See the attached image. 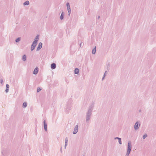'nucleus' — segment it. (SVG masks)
<instances>
[{
	"label": "nucleus",
	"mask_w": 156,
	"mask_h": 156,
	"mask_svg": "<svg viewBox=\"0 0 156 156\" xmlns=\"http://www.w3.org/2000/svg\"><path fill=\"white\" fill-rule=\"evenodd\" d=\"M106 72H105V73L104 75V76H103V78H102V80H103V79H104V77H105V74Z\"/></svg>",
	"instance_id": "c85d7f7f"
},
{
	"label": "nucleus",
	"mask_w": 156,
	"mask_h": 156,
	"mask_svg": "<svg viewBox=\"0 0 156 156\" xmlns=\"http://www.w3.org/2000/svg\"><path fill=\"white\" fill-rule=\"evenodd\" d=\"M20 40V37L17 38L16 40V42H19Z\"/></svg>",
	"instance_id": "412c9836"
},
{
	"label": "nucleus",
	"mask_w": 156,
	"mask_h": 156,
	"mask_svg": "<svg viewBox=\"0 0 156 156\" xmlns=\"http://www.w3.org/2000/svg\"><path fill=\"white\" fill-rule=\"evenodd\" d=\"M27 106V103L26 102H24L23 104V107L24 108H25Z\"/></svg>",
	"instance_id": "a211bd4d"
},
{
	"label": "nucleus",
	"mask_w": 156,
	"mask_h": 156,
	"mask_svg": "<svg viewBox=\"0 0 156 156\" xmlns=\"http://www.w3.org/2000/svg\"><path fill=\"white\" fill-rule=\"evenodd\" d=\"M41 90V89L40 88L38 87L37 88V92H39V91H40Z\"/></svg>",
	"instance_id": "b1692460"
},
{
	"label": "nucleus",
	"mask_w": 156,
	"mask_h": 156,
	"mask_svg": "<svg viewBox=\"0 0 156 156\" xmlns=\"http://www.w3.org/2000/svg\"><path fill=\"white\" fill-rule=\"evenodd\" d=\"M140 125V123L139 121L136 122L134 126V129L136 130H137L139 128Z\"/></svg>",
	"instance_id": "7ed1b4c3"
},
{
	"label": "nucleus",
	"mask_w": 156,
	"mask_h": 156,
	"mask_svg": "<svg viewBox=\"0 0 156 156\" xmlns=\"http://www.w3.org/2000/svg\"><path fill=\"white\" fill-rule=\"evenodd\" d=\"M66 6H67V9H69V8H70V5L69 3L68 2L67 3H66Z\"/></svg>",
	"instance_id": "aec40b11"
},
{
	"label": "nucleus",
	"mask_w": 156,
	"mask_h": 156,
	"mask_svg": "<svg viewBox=\"0 0 156 156\" xmlns=\"http://www.w3.org/2000/svg\"><path fill=\"white\" fill-rule=\"evenodd\" d=\"M100 17V16H98V18L99 19Z\"/></svg>",
	"instance_id": "473e14b6"
},
{
	"label": "nucleus",
	"mask_w": 156,
	"mask_h": 156,
	"mask_svg": "<svg viewBox=\"0 0 156 156\" xmlns=\"http://www.w3.org/2000/svg\"><path fill=\"white\" fill-rule=\"evenodd\" d=\"M9 86L8 84H6V88L9 89Z\"/></svg>",
	"instance_id": "a878e982"
},
{
	"label": "nucleus",
	"mask_w": 156,
	"mask_h": 156,
	"mask_svg": "<svg viewBox=\"0 0 156 156\" xmlns=\"http://www.w3.org/2000/svg\"><path fill=\"white\" fill-rule=\"evenodd\" d=\"M147 136V135L146 134H144L143 138L144 139Z\"/></svg>",
	"instance_id": "5701e85b"
},
{
	"label": "nucleus",
	"mask_w": 156,
	"mask_h": 156,
	"mask_svg": "<svg viewBox=\"0 0 156 156\" xmlns=\"http://www.w3.org/2000/svg\"><path fill=\"white\" fill-rule=\"evenodd\" d=\"M94 106V105L93 104H92L90 105L89 106L88 111L87 112L92 113V111L93 109Z\"/></svg>",
	"instance_id": "39448f33"
},
{
	"label": "nucleus",
	"mask_w": 156,
	"mask_h": 156,
	"mask_svg": "<svg viewBox=\"0 0 156 156\" xmlns=\"http://www.w3.org/2000/svg\"><path fill=\"white\" fill-rule=\"evenodd\" d=\"M106 72H105V73L104 75V76H103V78H102V80H103V79H104V77H105V74Z\"/></svg>",
	"instance_id": "c756f323"
},
{
	"label": "nucleus",
	"mask_w": 156,
	"mask_h": 156,
	"mask_svg": "<svg viewBox=\"0 0 156 156\" xmlns=\"http://www.w3.org/2000/svg\"><path fill=\"white\" fill-rule=\"evenodd\" d=\"M119 141V144H122V141H121V138H120L119 140H118Z\"/></svg>",
	"instance_id": "4be33fe9"
},
{
	"label": "nucleus",
	"mask_w": 156,
	"mask_h": 156,
	"mask_svg": "<svg viewBox=\"0 0 156 156\" xmlns=\"http://www.w3.org/2000/svg\"><path fill=\"white\" fill-rule=\"evenodd\" d=\"M92 115V113L87 112L86 113V121L87 123L89 122Z\"/></svg>",
	"instance_id": "f03ea898"
},
{
	"label": "nucleus",
	"mask_w": 156,
	"mask_h": 156,
	"mask_svg": "<svg viewBox=\"0 0 156 156\" xmlns=\"http://www.w3.org/2000/svg\"><path fill=\"white\" fill-rule=\"evenodd\" d=\"M68 140L67 137H66L65 139V148L66 149V147L67 146L68 144Z\"/></svg>",
	"instance_id": "f8f14e48"
},
{
	"label": "nucleus",
	"mask_w": 156,
	"mask_h": 156,
	"mask_svg": "<svg viewBox=\"0 0 156 156\" xmlns=\"http://www.w3.org/2000/svg\"><path fill=\"white\" fill-rule=\"evenodd\" d=\"M120 138H119V137H116L114 139L115 140H116V139L119 140Z\"/></svg>",
	"instance_id": "cd10ccee"
},
{
	"label": "nucleus",
	"mask_w": 156,
	"mask_h": 156,
	"mask_svg": "<svg viewBox=\"0 0 156 156\" xmlns=\"http://www.w3.org/2000/svg\"><path fill=\"white\" fill-rule=\"evenodd\" d=\"M0 83H1L2 84H3V80L2 79H1L0 80Z\"/></svg>",
	"instance_id": "393cba45"
},
{
	"label": "nucleus",
	"mask_w": 156,
	"mask_h": 156,
	"mask_svg": "<svg viewBox=\"0 0 156 156\" xmlns=\"http://www.w3.org/2000/svg\"><path fill=\"white\" fill-rule=\"evenodd\" d=\"M38 72V69L37 67H36L34 69V71H33V74L36 75L37 74Z\"/></svg>",
	"instance_id": "1a4fd4ad"
},
{
	"label": "nucleus",
	"mask_w": 156,
	"mask_h": 156,
	"mask_svg": "<svg viewBox=\"0 0 156 156\" xmlns=\"http://www.w3.org/2000/svg\"><path fill=\"white\" fill-rule=\"evenodd\" d=\"M79 73V69L77 68H76L74 70V73L77 74Z\"/></svg>",
	"instance_id": "2eb2a0df"
},
{
	"label": "nucleus",
	"mask_w": 156,
	"mask_h": 156,
	"mask_svg": "<svg viewBox=\"0 0 156 156\" xmlns=\"http://www.w3.org/2000/svg\"><path fill=\"white\" fill-rule=\"evenodd\" d=\"M22 60L23 61H25L27 60V56L26 55H23L22 57Z\"/></svg>",
	"instance_id": "ddd939ff"
},
{
	"label": "nucleus",
	"mask_w": 156,
	"mask_h": 156,
	"mask_svg": "<svg viewBox=\"0 0 156 156\" xmlns=\"http://www.w3.org/2000/svg\"><path fill=\"white\" fill-rule=\"evenodd\" d=\"M132 149L131 143L130 141L128 142V143L127 150L126 156H129Z\"/></svg>",
	"instance_id": "f257e3e1"
},
{
	"label": "nucleus",
	"mask_w": 156,
	"mask_h": 156,
	"mask_svg": "<svg viewBox=\"0 0 156 156\" xmlns=\"http://www.w3.org/2000/svg\"><path fill=\"white\" fill-rule=\"evenodd\" d=\"M44 129L46 131H47V125L45 122V120H44Z\"/></svg>",
	"instance_id": "9d476101"
},
{
	"label": "nucleus",
	"mask_w": 156,
	"mask_h": 156,
	"mask_svg": "<svg viewBox=\"0 0 156 156\" xmlns=\"http://www.w3.org/2000/svg\"><path fill=\"white\" fill-rule=\"evenodd\" d=\"M96 46H95L94 48L92 49V53L93 54H95L96 52Z\"/></svg>",
	"instance_id": "4468645a"
},
{
	"label": "nucleus",
	"mask_w": 156,
	"mask_h": 156,
	"mask_svg": "<svg viewBox=\"0 0 156 156\" xmlns=\"http://www.w3.org/2000/svg\"><path fill=\"white\" fill-rule=\"evenodd\" d=\"M142 110L141 109H140L139 110V112H141Z\"/></svg>",
	"instance_id": "7c9ffc66"
},
{
	"label": "nucleus",
	"mask_w": 156,
	"mask_h": 156,
	"mask_svg": "<svg viewBox=\"0 0 156 156\" xmlns=\"http://www.w3.org/2000/svg\"><path fill=\"white\" fill-rule=\"evenodd\" d=\"M67 9L69 13V16H70L71 12V8Z\"/></svg>",
	"instance_id": "6ab92c4d"
},
{
	"label": "nucleus",
	"mask_w": 156,
	"mask_h": 156,
	"mask_svg": "<svg viewBox=\"0 0 156 156\" xmlns=\"http://www.w3.org/2000/svg\"><path fill=\"white\" fill-rule=\"evenodd\" d=\"M9 89H7V88H6L5 90V92L7 93V92H8V91H9Z\"/></svg>",
	"instance_id": "bb28decb"
},
{
	"label": "nucleus",
	"mask_w": 156,
	"mask_h": 156,
	"mask_svg": "<svg viewBox=\"0 0 156 156\" xmlns=\"http://www.w3.org/2000/svg\"><path fill=\"white\" fill-rule=\"evenodd\" d=\"M42 44L41 42H40L39 43L38 46L37 48V51H38L42 47Z\"/></svg>",
	"instance_id": "6e6552de"
},
{
	"label": "nucleus",
	"mask_w": 156,
	"mask_h": 156,
	"mask_svg": "<svg viewBox=\"0 0 156 156\" xmlns=\"http://www.w3.org/2000/svg\"><path fill=\"white\" fill-rule=\"evenodd\" d=\"M37 44L33 42L30 48V49L31 51H33L35 49Z\"/></svg>",
	"instance_id": "423d86ee"
},
{
	"label": "nucleus",
	"mask_w": 156,
	"mask_h": 156,
	"mask_svg": "<svg viewBox=\"0 0 156 156\" xmlns=\"http://www.w3.org/2000/svg\"><path fill=\"white\" fill-rule=\"evenodd\" d=\"M80 46H81V44H80Z\"/></svg>",
	"instance_id": "2f4dec72"
},
{
	"label": "nucleus",
	"mask_w": 156,
	"mask_h": 156,
	"mask_svg": "<svg viewBox=\"0 0 156 156\" xmlns=\"http://www.w3.org/2000/svg\"><path fill=\"white\" fill-rule=\"evenodd\" d=\"M79 128L78 125H76L74 127L73 131V134H76L78 131Z\"/></svg>",
	"instance_id": "20e7f679"
},
{
	"label": "nucleus",
	"mask_w": 156,
	"mask_h": 156,
	"mask_svg": "<svg viewBox=\"0 0 156 156\" xmlns=\"http://www.w3.org/2000/svg\"><path fill=\"white\" fill-rule=\"evenodd\" d=\"M64 14H63V12H62V13H61V14L60 16V19L61 20H62L63 19V18H64Z\"/></svg>",
	"instance_id": "f3484780"
},
{
	"label": "nucleus",
	"mask_w": 156,
	"mask_h": 156,
	"mask_svg": "<svg viewBox=\"0 0 156 156\" xmlns=\"http://www.w3.org/2000/svg\"><path fill=\"white\" fill-rule=\"evenodd\" d=\"M56 68V64L53 63L51 64V69H55Z\"/></svg>",
	"instance_id": "9b49d317"
},
{
	"label": "nucleus",
	"mask_w": 156,
	"mask_h": 156,
	"mask_svg": "<svg viewBox=\"0 0 156 156\" xmlns=\"http://www.w3.org/2000/svg\"><path fill=\"white\" fill-rule=\"evenodd\" d=\"M30 3L29 1H26L25 2L23 3V5H28Z\"/></svg>",
	"instance_id": "dca6fc26"
},
{
	"label": "nucleus",
	"mask_w": 156,
	"mask_h": 156,
	"mask_svg": "<svg viewBox=\"0 0 156 156\" xmlns=\"http://www.w3.org/2000/svg\"><path fill=\"white\" fill-rule=\"evenodd\" d=\"M39 38V35H37L35 38L34 39V41L33 42L35 43H36L37 44V41H38Z\"/></svg>",
	"instance_id": "0eeeda50"
}]
</instances>
